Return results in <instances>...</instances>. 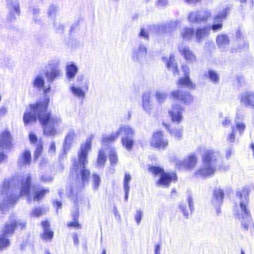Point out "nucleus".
I'll return each mask as SVG.
<instances>
[{
  "label": "nucleus",
  "mask_w": 254,
  "mask_h": 254,
  "mask_svg": "<svg viewBox=\"0 0 254 254\" xmlns=\"http://www.w3.org/2000/svg\"><path fill=\"white\" fill-rule=\"evenodd\" d=\"M49 102V99H45L35 104L30 105L24 114L23 121L27 125L30 123L36 122L38 119L43 126L44 134L54 136L57 134V128L62 124V120L59 116L52 115L47 111Z\"/></svg>",
  "instance_id": "nucleus-1"
},
{
  "label": "nucleus",
  "mask_w": 254,
  "mask_h": 254,
  "mask_svg": "<svg viewBox=\"0 0 254 254\" xmlns=\"http://www.w3.org/2000/svg\"><path fill=\"white\" fill-rule=\"evenodd\" d=\"M31 178L29 175L23 177L20 184H16L15 180H5L0 188V207L6 211L8 207L14 204L19 195L29 194Z\"/></svg>",
  "instance_id": "nucleus-2"
},
{
  "label": "nucleus",
  "mask_w": 254,
  "mask_h": 254,
  "mask_svg": "<svg viewBox=\"0 0 254 254\" xmlns=\"http://www.w3.org/2000/svg\"><path fill=\"white\" fill-rule=\"evenodd\" d=\"M93 135L87 138L85 143L82 144L78 152L77 159L73 160V166L70 172L75 173L77 176L75 184L71 188V191L74 192L82 189L88 183L90 176V171L85 169V165L88 163L87 155L91 149L92 140Z\"/></svg>",
  "instance_id": "nucleus-3"
},
{
  "label": "nucleus",
  "mask_w": 254,
  "mask_h": 254,
  "mask_svg": "<svg viewBox=\"0 0 254 254\" xmlns=\"http://www.w3.org/2000/svg\"><path fill=\"white\" fill-rule=\"evenodd\" d=\"M220 159L219 154L211 149H205L202 157V165L194 173L196 178H205L213 175Z\"/></svg>",
  "instance_id": "nucleus-4"
},
{
  "label": "nucleus",
  "mask_w": 254,
  "mask_h": 254,
  "mask_svg": "<svg viewBox=\"0 0 254 254\" xmlns=\"http://www.w3.org/2000/svg\"><path fill=\"white\" fill-rule=\"evenodd\" d=\"M250 190L248 188H245L241 191L237 192V195L240 199V208L235 213L237 218L241 220L242 225L246 230L253 226L252 218L249 211L247 209L249 202V195Z\"/></svg>",
  "instance_id": "nucleus-5"
},
{
  "label": "nucleus",
  "mask_w": 254,
  "mask_h": 254,
  "mask_svg": "<svg viewBox=\"0 0 254 254\" xmlns=\"http://www.w3.org/2000/svg\"><path fill=\"white\" fill-rule=\"evenodd\" d=\"M118 136L122 135L121 142L123 146L127 150L130 151L134 144L133 136L134 129L127 125H121L117 130Z\"/></svg>",
  "instance_id": "nucleus-6"
},
{
  "label": "nucleus",
  "mask_w": 254,
  "mask_h": 254,
  "mask_svg": "<svg viewBox=\"0 0 254 254\" xmlns=\"http://www.w3.org/2000/svg\"><path fill=\"white\" fill-rule=\"evenodd\" d=\"M60 64L59 60H52L45 66V69L42 71V73H45L46 77L49 81L53 82L55 79L62 75V72L60 69Z\"/></svg>",
  "instance_id": "nucleus-7"
},
{
  "label": "nucleus",
  "mask_w": 254,
  "mask_h": 254,
  "mask_svg": "<svg viewBox=\"0 0 254 254\" xmlns=\"http://www.w3.org/2000/svg\"><path fill=\"white\" fill-rule=\"evenodd\" d=\"M149 171L154 175L160 174V178L157 182L158 185L168 187L171 182L177 179L176 174L165 173L164 170L159 167H149Z\"/></svg>",
  "instance_id": "nucleus-8"
},
{
  "label": "nucleus",
  "mask_w": 254,
  "mask_h": 254,
  "mask_svg": "<svg viewBox=\"0 0 254 254\" xmlns=\"http://www.w3.org/2000/svg\"><path fill=\"white\" fill-rule=\"evenodd\" d=\"M197 160L196 155L194 153H191L184 160H181L178 157H174L171 159V161L178 168L192 170L196 166Z\"/></svg>",
  "instance_id": "nucleus-9"
},
{
  "label": "nucleus",
  "mask_w": 254,
  "mask_h": 254,
  "mask_svg": "<svg viewBox=\"0 0 254 254\" xmlns=\"http://www.w3.org/2000/svg\"><path fill=\"white\" fill-rule=\"evenodd\" d=\"M25 226V223L20 220H17L14 216H12L9 218V221L1 231L2 235L5 237H8L12 235L16 227H20V229H23Z\"/></svg>",
  "instance_id": "nucleus-10"
},
{
  "label": "nucleus",
  "mask_w": 254,
  "mask_h": 254,
  "mask_svg": "<svg viewBox=\"0 0 254 254\" xmlns=\"http://www.w3.org/2000/svg\"><path fill=\"white\" fill-rule=\"evenodd\" d=\"M147 53V48L142 43H139L132 49L131 54L132 61L138 64H141L145 60Z\"/></svg>",
  "instance_id": "nucleus-11"
},
{
  "label": "nucleus",
  "mask_w": 254,
  "mask_h": 254,
  "mask_svg": "<svg viewBox=\"0 0 254 254\" xmlns=\"http://www.w3.org/2000/svg\"><path fill=\"white\" fill-rule=\"evenodd\" d=\"M7 6L9 10L7 19L11 22L16 19L20 12L19 4L18 0H6Z\"/></svg>",
  "instance_id": "nucleus-12"
},
{
  "label": "nucleus",
  "mask_w": 254,
  "mask_h": 254,
  "mask_svg": "<svg viewBox=\"0 0 254 254\" xmlns=\"http://www.w3.org/2000/svg\"><path fill=\"white\" fill-rule=\"evenodd\" d=\"M170 97L173 99L186 103L192 102L194 99L193 96L190 93L179 90L172 91L170 94Z\"/></svg>",
  "instance_id": "nucleus-13"
},
{
  "label": "nucleus",
  "mask_w": 254,
  "mask_h": 254,
  "mask_svg": "<svg viewBox=\"0 0 254 254\" xmlns=\"http://www.w3.org/2000/svg\"><path fill=\"white\" fill-rule=\"evenodd\" d=\"M178 50L180 54L183 56L187 62L192 63L196 61L195 54L190 50L188 46L181 44L179 46Z\"/></svg>",
  "instance_id": "nucleus-14"
},
{
  "label": "nucleus",
  "mask_w": 254,
  "mask_h": 254,
  "mask_svg": "<svg viewBox=\"0 0 254 254\" xmlns=\"http://www.w3.org/2000/svg\"><path fill=\"white\" fill-rule=\"evenodd\" d=\"M151 145L159 148H164L168 145L167 139L165 138L161 131L154 133L151 141Z\"/></svg>",
  "instance_id": "nucleus-15"
},
{
  "label": "nucleus",
  "mask_w": 254,
  "mask_h": 254,
  "mask_svg": "<svg viewBox=\"0 0 254 254\" xmlns=\"http://www.w3.org/2000/svg\"><path fill=\"white\" fill-rule=\"evenodd\" d=\"M180 211L183 213L186 218L189 217L190 213H191L194 209L193 199L190 195H189L187 201L181 202L179 204Z\"/></svg>",
  "instance_id": "nucleus-16"
},
{
  "label": "nucleus",
  "mask_w": 254,
  "mask_h": 254,
  "mask_svg": "<svg viewBox=\"0 0 254 254\" xmlns=\"http://www.w3.org/2000/svg\"><path fill=\"white\" fill-rule=\"evenodd\" d=\"M240 99L242 105L254 110V92L245 91L241 94Z\"/></svg>",
  "instance_id": "nucleus-17"
},
{
  "label": "nucleus",
  "mask_w": 254,
  "mask_h": 254,
  "mask_svg": "<svg viewBox=\"0 0 254 254\" xmlns=\"http://www.w3.org/2000/svg\"><path fill=\"white\" fill-rule=\"evenodd\" d=\"M183 111L184 108L180 105L174 104L172 109L169 111L173 122L178 124L181 122L183 118Z\"/></svg>",
  "instance_id": "nucleus-18"
},
{
  "label": "nucleus",
  "mask_w": 254,
  "mask_h": 254,
  "mask_svg": "<svg viewBox=\"0 0 254 254\" xmlns=\"http://www.w3.org/2000/svg\"><path fill=\"white\" fill-rule=\"evenodd\" d=\"M216 42L220 50L225 51L230 43L229 37L225 34H218L216 38Z\"/></svg>",
  "instance_id": "nucleus-19"
},
{
  "label": "nucleus",
  "mask_w": 254,
  "mask_h": 254,
  "mask_svg": "<svg viewBox=\"0 0 254 254\" xmlns=\"http://www.w3.org/2000/svg\"><path fill=\"white\" fill-rule=\"evenodd\" d=\"M12 138L8 131H4L0 134V146L4 148H9L11 147Z\"/></svg>",
  "instance_id": "nucleus-20"
},
{
  "label": "nucleus",
  "mask_w": 254,
  "mask_h": 254,
  "mask_svg": "<svg viewBox=\"0 0 254 254\" xmlns=\"http://www.w3.org/2000/svg\"><path fill=\"white\" fill-rule=\"evenodd\" d=\"M65 69L66 76L70 80L75 77L78 72V68L73 62H70L67 63Z\"/></svg>",
  "instance_id": "nucleus-21"
},
{
  "label": "nucleus",
  "mask_w": 254,
  "mask_h": 254,
  "mask_svg": "<svg viewBox=\"0 0 254 254\" xmlns=\"http://www.w3.org/2000/svg\"><path fill=\"white\" fill-rule=\"evenodd\" d=\"M31 162V155L29 151L25 150L19 156L18 159V165L20 166L29 165Z\"/></svg>",
  "instance_id": "nucleus-22"
},
{
  "label": "nucleus",
  "mask_w": 254,
  "mask_h": 254,
  "mask_svg": "<svg viewBox=\"0 0 254 254\" xmlns=\"http://www.w3.org/2000/svg\"><path fill=\"white\" fill-rule=\"evenodd\" d=\"M180 36L185 41H190L194 34L193 28L191 27H184L180 30Z\"/></svg>",
  "instance_id": "nucleus-23"
},
{
  "label": "nucleus",
  "mask_w": 254,
  "mask_h": 254,
  "mask_svg": "<svg viewBox=\"0 0 254 254\" xmlns=\"http://www.w3.org/2000/svg\"><path fill=\"white\" fill-rule=\"evenodd\" d=\"M209 27L198 28L195 32V37L198 42H201L205 37H207L210 32Z\"/></svg>",
  "instance_id": "nucleus-24"
},
{
  "label": "nucleus",
  "mask_w": 254,
  "mask_h": 254,
  "mask_svg": "<svg viewBox=\"0 0 254 254\" xmlns=\"http://www.w3.org/2000/svg\"><path fill=\"white\" fill-rule=\"evenodd\" d=\"M41 225L43 228V234L41 236L42 238L45 240H51L53 237L54 233L50 229L49 222H42Z\"/></svg>",
  "instance_id": "nucleus-25"
},
{
  "label": "nucleus",
  "mask_w": 254,
  "mask_h": 254,
  "mask_svg": "<svg viewBox=\"0 0 254 254\" xmlns=\"http://www.w3.org/2000/svg\"><path fill=\"white\" fill-rule=\"evenodd\" d=\"M32 189L34 193V200L36 201L40 200L46 193L49 192L48 189L38 188L34 186L32 187Z\"/></svg>",
  "instance_id": "nucleus-26"
},
{
  "label": "nucleus",
  "mask_w": 254,
  "mask_h": 254,
  "mask_svg": "<svg viewBox=\"0 0 254 254\" xmlns=\"http://www.w3.org/2000/svg\"><path fill=\"white\" fill-rule=\"evenodd\" d=\"M224 196V192L220 189H216L213 193V197L212 200V203L215 205H219L222 204Z\"/></svg>",
  "instance_id": "nucleus-27"
},
{
  "label": "nucleus",
  "mask_w": 254,
  "mask_h": 254,
  "mask_svg": "<svg viewBox=\"0 0 254 254\" xmlns=\"http://www.w3.org/2000/svg\"><path fill=\"white\" fill-rule=\"evenodd\" d=\"M181 21L180 20L171 21L164 25L161 26V27L164 29L166 32H172L176 30L178 26L181 24ZM157 27L160 28L161 26H157Z\"/></svg>",
  "instance_id": "nucleus-28"
},
{
  "label": "nucleus",
  "mask_w": 254,
  "mask_h": 254,
  "mask_svg": "<svg viewBox=\"0 0 254 254\" xmlns=\"http://www.w3.org/2000/svg\"><path fill=\"white\" fill-rule=\"evenodd\" d=\"M142 107L144 110L149 113L152 109V105L150 101V94L145 92L142 95Z\"/></svg>",
  "instance_id": "nucleus-29"
},
{
  "label": "nucleus",
  "mask_w": 254,
  "mask_h": 254,
  "mask_svg": "<svg viewBox=\"0 0 254 254\" xmlns=\"http://www.w3.org/2000/svg\"><path fill=\"white\" fill-rule=\"evenodd\" d=\"M230 8L228 6L222 8L215 14L214 20H219L221 22H222V21L225 20L227 17Z\"/></svg>",
  "instance_id": "nucleus-30"
},
{
  "label": "nucleus",
  "mask_w": 254,
  "mask_h": 254,
  "mask_svg": "<svg viewBox=\"0 0 254 254\" xmlns=\"http://www.w3.org/2000/svg\"><path fill=\"white\" fill-rule=\"evenodd\" d=\"M118 137L117 131L109 135L103 134L102 136V143L103 145H106L114 142Z\"/></svg>",
  "instance_id": "nucleus-31"
},
{
  "label": "nucleus",
  "mask_w": 254,
  "mask_h": 254,
  "mask_svg": "<svg viewBox=\"0 0 254 254\" xmlns=\"http://www.w3.org/2000/svg\"><path fill=\"white\" fill-rule=\"evenodd\" d=\"M69 90L74 96L83 99L85 97V92L81 87L76 86L74 84L71 85Z\"/></svg>",
  "instance_id": "nucleus-32"
},
{
  "label": "nucleus",
  "mask_w": 254,
  "mask_h": 254,
  "mask_svg": "<svg viewBox=\"0 0 254 254\" xmlns=\"http://www.w3.org/2000/svg\"><path fill=\"white\" fill-rule=\"evenodd\" d=\"M45 80L43 75L40 74L37 75L32 81L33 87L40 90L44 87Z\"/></svg>",
  "instance_id": "nucleus-33"
},
{
  "label": "nucleus",
  "mask_w": 254,
  "mask_h": 254,
  "mask_svg": "<svg viewBox=\"0 0 254 254\" xmlns=\"http://www.w3.org/2000/svg\"><path fill=\"white\" fill-rule=\"evenodd\" d=\"M167 67L173 71L175 75L178 74V65L175 61L174 56L171 55L169 57V60H167Z\"/></svg>",
  "instance_id": "nucleus-34"
},
{
  "label": "nucleus",
  "mask_w": 254,
  "mask_h": 254,
  "mask_svg": "<svg viewBox=\"0 0 254 254\" xmlns=\"http://www.w3.org/2000/svg\"><path fill=\"white\" fill-rule=\"evenodd\" d=\"M75 135L74 131L73 129H70L66 135L64 144V149H68L72 143V142L75 137Z\"/></svg>",
  "instance_id": "nucleus-35"
},
{
  "label": "nucleus",
  "mask_w": 254,
  "mask_h": 254,
  "mask_svg": "<svg viewBox=\"0 0 254 254\" xmlns=\"http://www.w3.org/2000/svg\"><path fill=\"white\" fill-rule=\"evenodd\" d=\"M178 84L190 89H194L195 87V84L190 80L189 76L180 78L178 81Z\"/></svg>",
  "instance_id": "nucleus-36"
},
{
  "label": "nucleus",
  "mask_w": 254,
  "mask_h": 254,
  "mask_svg": "<svg viewBox=\"0 0 254 254\" xmlns=\"http://www.w3.org/2000/svg\"><path fill=\"white\" fill-rule=\"evenodd\" d=\"M205 76L208 77L214 84H217L219 81V76L217 72L213 70L209 69L205 73Z\"/></svg>",
  "instance_id": "nucleus-37"
},
{
  "label": "nucleus",
  "mask_w": 254,
  "mask_h": 254,
  "mask_svg": "<svg viewBox=\"0 0 254 254\" xmlns=\"http://www.w3.org/2000/svg\"><path fill=\"white\" fill-rule=\"evenodd\" d=\"M29 11L33 15V21L36 23H39L41 22V19L39 17L40 9L38 7L33 6L30 8Z\"/></svg>",
  "instance_id": "nucleus-38"
},
{
  "label": "nucleus",
  "mask_w": 254,
  "mask_h": 254,
  "mask_svg": "<svg viewBox=\"0 0 254 254\" xmlns=\"http://www.w3.org/2000/svg\"><path fill=\"white\" fill-rule=\"evenodd\" d=\"M235 125L236 126H234L235 128V131L238 130L239 134L240 135L242 134L246 128L245 124L240 119L238 118L235 120Z\"/></svg>",
  "instance_id": "nucleus-39"
},
{
  "label": "nucleus",
  "mask_w": 254,
  "mask_h": 254,
  "mask_svg": "<svg viewBox=\"0 0 254 254\" xmlns=\"http://www.w3.org/2000/svg\"><path fill=\"white\" fill-rule=\"evenodd\" d=\"M155 97L157 101L162 103L167 99L168 94L164 91L157 90L155 94Z\"/></svg>",
  "instance_id": "nucleus-40"
},
{
  "label": "nucleus",
  "mask_w": 254,
  "mask_h": 254,
  "mask_svg": "<svg viewBox=\"0 0 254 254\" xmlns=\"http://www.w3.org/2000/svg\"><path fill=\"white\" fill-rule=\"evenodd\" d=\"M106 161V157L105 155L104 150L102 149L99 150L97 159V164L99 167H103Z\"/></svg>",
  "instance_id": "nucleus-41"
},
{
  "label": "nucleus",
  "mask_w": 254,
  "mask_h": 254,
  "mask_svg": "<svg viewBox=\"0 0 254 254\" xmlns=\"http://www.w3.org/2000/svg\"><path fill=\"white\" fill-rule=\"evenodd\" d=\"M59 10V7L54 4L50 5L47 10L48 16L51 18H55Z\"/></svg>",
  "instance_id": "nucleus-42"
},
{
  "label": "nucleus",
  "mask_w": 254,
  "mask_h": 254,
  "mask_svg": "<svg viewBox=\"0 0 254 254\" xmlns=\"http://www.w3.org/2000/svg\"><path fill=\"white\" fill-rule=\"evenodd\" d=\"M188 20L191 23H199L198 11L190 12L188 14Z\"/></svg>",
  "instance_id": "nucleus-43"
},
{
  "label": "nucleus",
  "mask_w": 254,
  "mask_h": 254,
  "mask_svg": "<svg viewBox=\"0 0 254 254\" xmlns=\"http://www.w3.org/2000/svg\"><path fill=\"white\" fill-rule=\"evenodd\" d=\"M211 14L208 11L200 10L198 11L199 17V23L201 21H206L210 17Z\"/></svg>",
  "instance_id": "nucleus-44"
},
{
  "label": "nucleus",
  "mask_w": 254,
  "mask_h": 254,
  "mask_svg": "<svg viewBox=\"0 0 254 254\" xmlns=\"http://www.w3.org/2000/svg\"><path fill=\"white\" fill-rule=\"evenodd\" d=\"M171 135L176 139H180L183 135V129L182 128H173L170 130Z\"/></svg>",
  "instance_id": "nucleus-45"
},
{
  "label": "nucleus",
  "mask_w": 254,
  "mask_h": 254,
  "mask_svg": "<svg viewBox=\"0 0 254 254\" xmlns=\"http://www.w3.org/2000/svg\"><path fill=\"white\" fill-rule=\"evenodd\" d=\"M109 159L112 164H115L118 161V156L115 149L111 148L109 154Z\"/></svg>",
  "instance_id": "nucleus-46"
},
{
  "label": "nucleus",
  "mask_w": 254,
  "mask_h": 254,
  "mask_svg": "<svg viewBox=\"0 0 254 254\" xmlns=\"http://www.w3.org/2000/svg\"><path fill=\"white\" fill-rule=\"evenodd\" d=\"M43 150V145L41 141L39 142L37 145H36V148L34 152V161H36L40 155H41L42 151Z\"/></svg>",
  "instance_id": "nucleus-47"
},
{
  "label": "nucleus",
  "mask_w": 254,
  "mask_h": 254,
  "mask_svg": "<svg viewBox=\"0 0 254 254\" xmlns=\"http://www.w3.org/2000/svg\"><path fill=\"white\" fill-rule=\"evenodd\" d=\"M213 22L214 23L212 25L211 27H210V28L211 29L213 32H215L222 29L223 27L222 22H221L219 20H214Z\"/></svg>",
  "instance_id": "nucleus-48"
},
{
  "label": "nucleus",
  "mask_w": 254,
  "mask_h": 254,
  "mask_svg": "<svg viewBox=\"0 0 254 254\" xmlns=\"http://www.w3.org/2000/svg\"><path fill=\"white\" fill-rule=\"evenodd\" d=\"M9 245V241L8 239L1 234L0 236V250L7 247Z\"/></svg>",
  "instance_id": "nucleus-49"
},
{
  "label": "nucleus",
  "mask_w": 254,
  "mask_h": 254,
  "mask_svg": "<svg viewBox=\"0 0 254 254\" xmlns=\"http://www.w3.org/2000/svg\"><path fill=\"white\" fill-rule=\"evenodd\" d=\"M92 180L93 189L94 190H97L101 182L100 178L98 175L94 174L92 176Z\"/></svg>",
  "instance_id": "nucleus-50"
},
{
  "label": "nucleus",
  "mask_w": 254,
  "mask_h": 254,
  "mask_svg": "<svg viewBox=\"0 0 254 254\" xmlns=\"http://www.w3.org/2000/svg\"><path fill=\"white\" fill-rule=\"evenodd\" d=\"M138 35L139 37L142 38L145 40H148L149 39L148 28H141L140 32L139 33Z\"/></svg>",
  "instance_id": "nucleus-51"
},
{
  "label": "nucleus",
  "mask_w": 254,
  "mask_h": 254,
  "mask_svg": "<svg viewBox=\"0 0 254 254\" xmlns=\"http://www.w3.org/2000/svg\"><path fill=\"white\" fill-rule=\"evenodd\" d=\"M74 222H69L67 224L68 227H74L76 228H80V225L78 223L77 220L78 217V213H77L76 215H74Z\"/></svg>",
  "instance_id": "nucleus-52"
},
{
  "label": "nucleus",
  "mask_w": 254,
  "mask_h": 254,
  "mask_svg": "<svg viewBox=\"0 0 254 254\" xmlns=\"http://www.w3.org/2000/svg\"><path fill=\"white\" fill-rule=\"evenodd\" d=\"M232 132L229 133L227 136V141L229 143H233L235 141V128L234 126H232Z\"/></svg>",
  "instance_id": "nucleus-53"
},
{
  "label": "nucleus",
  "mask_w": 254,
  "mask_h": 254,
  "mask_svg": "<svg viewBox=\"0 0 254 254\" xmlns=\"http://www.w3.org/2000/svg\"><path fill=\"white\" fill-rule=\"evenodd\" d=\"M131 180V176L128 174H126L125 175L124 181V189H129L130 187L129 183Z\"/></svg>",
  "instance_id": "nucleus-54"
},
{
  "label": "nucleus",
  "mask_w": 254,
  "mask_h": 254,
  "mask_svg": "<svg viewBox=\"0 0 254 254\" xmlns=\"http://www.w3.org/2000/svg\"><path fill=\"white\" fill-rule=\"evenodd\" d=\"M43 213V212H42V209L40 208H35V209H34L31 213V215L32 216V217H39L40 216H41Z\"/></svg>",
  "instance_id": "nucleus-55"
},
{
  "label": "nucleus",
  "mask_w": 254,
  "mask_h": 254,
  "mask_svg": "<svg viewBox=\"0 0 254 254\" xmlns=\"http://www.w3.org/2000/svg\"><path fill=\"white\" fill-rule=\"evenodd\" d=\"M142 216V212L140 210H136V214L134 215L135 220L138 225L140 224Z\"/></svg>",
  "instance_id": "nucleus-56"
},
{
  "label": "nucleus",
  "mask_w": 254,
  "mask_h": 254,
  "mask_svg": "<svg viewBox=\"0 0 254 254\" xmlns=\"http://www.w3.org/2000/svg\"><path fill=\"white\" fill-rule=\"evenodd\" d=\"M29 138L30 142L32 143H36L37 141V136L32 132H30L29 134Z\"/></svg>",
  "instance_id": "nucleus-57"
},
{
  "label": "nucleus",
  "mask_w": 254,
  "mask_h": 254,
  "mask_svg": "<svg viewBox=\"0 0 254 254\" xmlns=\"http://www.w3.org/2000/svg\"><path fill=\"white\" fill-rule=\"evenodd\" d=\"M49 152L51 154H54L56 152V143L55 141H52L49 149Z\"/></svg>",
  "instance_id": "nucleus-58"
},
{
  "label": "nucleus",
  "mask_w": 254,
  "mask_h": 254,
  "mask_svg": "<svg viewBox=\"0 0 254 254\" xmlns=\"http://www.w3.org/2000/svg\"><path fill=\"white\" fill-rule=\"evenodd\" d=\"M182 70L184 72L185 76H189L190 70L188 66L183 65L182 66Z\"/></svg>",
  "instance_id": "nucleus-59"
},
{
  "label": "nucleus",
  "mask_w": 254,
  "mask_h": 254,
  "mask_svg": "<svg viewBox=\"0 0 254 254\" xmlns=\"http://www.w3.org/2000/svg\"><path fill=\"white\" fill-rule=\"evenodd\" d=\"M41 180L44 182H49L52 181L53 179L51 176H42L41 177Z\"/></svg>",
  "instance_id": "nucleus-60"
},
{
  "label": "nucleus",
  "mask_w": 254,
  "mask_h": 254,
  "mask_svg": "<svg viewBox=\"0 0 254 254\" xmlns=\"http://www.w3.org/2000/svg\"><path fill=\"white\" fill-rule=\"evenodd\" d=\"M157 5L160 6H164L168 4L167 0H157Z\"/></svg>",
  "instance_id": "nucleus-61"
},
{
  "label": "nucleus",
  "mask_w": 254,
  "mask_h": 254,
  "mask_svg": "<svg viewBox=\"0 0 254 254\" xmlns=\"http://www.w3.org/2000/svg\"><path fill=\"white\" fill-rule=\"evenodd\" d=\"M113 213H114V214L115 215V217L117 218H118L119 219H121V216H120V213L118 210L117 207L116 206H114Z\"/></svg>",
  "instance_id": "nucleus-62"
},
{
  "label": "nucleus",
  "mask_w": 254,
  "mask_h": 254,
  "mask_svg": "<svg viewBox=\"0 0 254 254\" xmlns=\"http://www.w3.org/2000/svg\"><path fill=\"white\" fill-rule=\"evenodd\" d=\"M155 254H160V244H158L155 245Z\"/></svg>",
  "instance_id": "nucleus-63"
},
{
  "label": "nucleus",
  "mask_w": 254,
  "mask_h": 254,
  "mask_svg": "<svg viewBox=\"0 0 254 254\" xmlns=\"http://www.w3.org/2000/svg\"><path fill=\"white\" fill-rule=\"evenodd\" d=\"M230 123H231L230 120L228 118H226L225 119V120L222 122V125L223 126L226 127L229 126V125L230 124Z\"/></svg>",
  "instance_id": "nucleus-64"
}]
</instances>
